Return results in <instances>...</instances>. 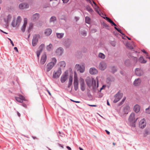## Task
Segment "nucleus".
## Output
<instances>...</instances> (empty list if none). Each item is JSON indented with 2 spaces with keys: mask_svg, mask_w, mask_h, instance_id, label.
<instances>
[{
  "mask_svg": "<svg viewBox=\"0 0 150 150\" xmlns=\"http://www.w3.org/2000/svg\"><path fill=\"white\" fill-rule=\"evenodd\" d=\"M8 39L10 41L11 43V44L12 45V46H14V44L13 43V41L11 40L10 39L8 38Z\"/></svg>",
  "mask_w": 150,
  "mask_h": 150,
  "instance_id": "nucleus-48",
  "label": "nucleus"
},
{
  "mask_svg": "<svg viewBox=\"0 0 150 150\" xmlns=\"http://www.w3.org/2000/svg\"><path fill=\"white\" fill-rule=\"evenodd\" d=\"M99 57L102 59H104L105 58V55L102 53H100L98 54Z\"/></svg>",
  "mask_w": 150,
  "mask_h": 150,
  "instance_id": "nucleus-32",
  "label": "nucleus"
},
{
  "mask_svg": "<svg viewBox=\"0 0 150 150\" xmlns=\"http://www.w3.org/2000/svg\"><path fill=\"white\" fill-rule=\"evenodd\" d=\"M47 59V57L45 54H43L42 56L40 61V64H44L45 62Z\"/></svg>",
  "mask_w": 150,
  "mask_h": 150,
  "instance_id": "nucleus-8",
  "label": "nucleus"
},
{
  "mask_svg": "<svg viewBox=\"0 0 150 150\" xmlns=\"http://www.w3.org/2000/svg\"><path fill=\"white\" fill-rule=\"evenodd\" d=\"M125 99H126V98H123V99H122V102H121V103H123L125 101Z\"/></svg>",
  "mask_w": 150,
  "mask_h": 150,
  "instance_id": "nucleus-51",
  "label": "nucleus"
},
{
  "mask_svg": "<svg viewBox=\"0 0 150 150\" xmlns=\"http://www.w3.org/2000/svg\"><path fill=\"white\" fill-rule=\"evenodd\" d=\"M138 118H137L136 120L135 118V114L134 113H132L130 115L129 120L130 121H133L135 122L137 120Z\"/></svg>",
  "mask_w": 150,
  "mask_h": 150,
  "instance_id": "nucleus-14",
  "label": "nucleus"
},
{
  "mask_svg": "<svg viewBox=\"0 0 150 150\" xmlns=\"http://www.w3.org/2000/svg\"><path fill=\"white\" fill-rule=\"evenodd\" d=\"M57 62V60L55 58L52 59V61L48 63L45 67V71L47 73L49 71L53 68Z\"/></svg>",
  "mask_w": 150,
  "mask_h": 150,
  "instance_id": "nucleus-1",
  "label": "nucleus"
},
{
  "mask_svg": "<svg viewBox=\"0 0 150 150\" xmlns=\"http://www.w3.org/2000/svg\"><path fill=\"white\" fill-rule=\"evenodd\" d=\"M67 148L69 150H71V148L69 146H67Z\"/></svg>",
  "mask_w": 150,
  "mask_h": 150,
  "instance_id": "nucleus-56",
  "label": "nucleus"
},
{
  "mask_svg": "<svg viewBox=\"0 0 150 150\" xmlns=\"http://www.w3.org/2000/svg\"><path fill=\"white\" fill-rule=\"evenodd\" d=\"M93 3L95 5V6H96L97 4L96 3L93 1Z\"/></svg>",
  "mask_w": 150,
  "mask_h": 150,
  "instance_id": "nucleus-59",
  "label": "nucleus"
},
{
  "mask_svg": "<svg viewBox=\"0 0 150 150\" xmlns=\"http://www.w3.org/2000/svg\"><path fill=\"white\" fill-rule=\"evenodd\" d=\"M21 20L22 19L21 16H18L17 18L16 22L18 24V25H19L20 24L21 21Z\"/></svg>",
  "mask_w": 150,
  "mask_h": 150,
  "instance_id": "nucleus-30",
  "label": "nucleus"
},
{
  "mask_svg": "<svg viewBox=\"0 0 150 150\" xmlns=\"http://www.w3.org/2000/svg\"><path fill=\"white\" fill-rule=\"evenodd\" d=\"M139 61L142 63H145L147 62L146 61L144 60V57H139Z\"/></svg>",
  "mask_w": 150,
  "mask_h": 150,
  "instance_id": "nucleus-24",
  "label": "nucleus"
},
{
  "mask_svg": "<svg viewBox=\"0 0 150 150\" xmlns=\"http://www.w3.org/2000/svg\"><path fill=\"white\" fill-rule=\"evenodd\" d=\"M33 139H37V138L36 137H33Z\"/></svg>",
  "mask_w": 150,
  "mask_h": 150,
  "instance_id": "nucleus-63",
  "label": "nucleus"
},
{
  "mask_svg": "<svg viewBox=\"0 0 150 150\" xmlns=\"http://www.w3.org/2000/svg\"><path fill=\"white\" fill-rule=\"evenodd\" d=\"M12 17L10 15H8L6 16L4 19V21L6 23V25L8 26V23L10 22Z\"/></svg>",
  "mask_w": 150,
  "mask_h": 150,
  "instance_id": "nucleus-11",
  "label": "nucleus"
},
{
  "mask_svg": "<svg viewBox=\"0 0 150 150\" xmlns=\"http://www.w3.org/2000/svg\"><path fill=\"white\" fill-rule=\"evenodd\" d=\"M27 18H24V23L21 28V30L23 32H24L25 30V27L27 23Z\"/></svg>",
  "mask_w": 150,
  "mask_h": 150,
  "instance_id": "nucleus-16",
  "label": "nucleus"
},
{
  "mask_svg": "<svg viewBox=\"0 0 150 150\" xmlns=\"http://www.w3.org/2000/svg\"><path fill=\"white\" fill-rule=\"evenodd\" d=\"M146 58H148V59H150V57H149L148 55V56H147V55H146Z\"/></svg>",
  "mask_w": 150,
  "mask_h": 150,
  "instance_id": "nucleus-58",
  "label": "nucleus"
},
{
  "mask_svg": "<svg viewBox=\"0 0 150 150\" xmlns=\"http://www.w3.org/2000/svg\"><path fill=\"white\" fill-rule=\"evenodd\" d=\"M45 47V45L43 44H41V45L39 47V50L40 51V52H42V49L43 48Z\"/></svg>",
  "mask_w": 150,
  "mask_h": 150,
  "instance_id": "nucleus-37",
  "label": "nucleus"
},
{
  "mask_svg": "<svg viewBox=\"0 0 150 150\" xmlns=\"http://www.w3.org/2000/svg\"><path fill=\"white\" fill-rule=\"evenodd\" d=\"M61 73V68H59L57 70L54 72L52 77L54 78H58L59 77Z\"/></svg>",
  "mask_w": 150,
  "mask_h": 150,
  "instance_id": "nucleus-4",
  "label": "nucleus"
},
{
  "mask_svg": "<svg viewBox=\"0 0 150 150\" xmlns=\"http://www.w3.org/2000/svg\"><path fill=\"white\" fill-rule=\"evenodd\" d=\"M40 52V50H38V51L37 52V56L38 57H39L40 55V53L41 52Z\"/></svg>",
  "mask_w": 150,
  "mask_h": 150,
  "instance_id": "nucleus-42",
  "label": "nucleus"
},
{
  "mask_svg": "<svg viewBox=\"0 0 150 150\" xmlns=\"http://www.w3.org/2000/svg\"><path fill=\"white\" fill-rule=\"evenodd\" d=\"M52 32V30L51 29L48 28L45 30V34L47 36L50 35Z\"/></svg>",
  "mask_w": 150,
  "mask_h": 150,
  "instance_id": "nucleus-23",
  "label": "nucleus"
},
{
  "mask_svg": "<svg viewBox=\"0 0 150 150\" xmlns=\"http://www.w3.org/2000/svg\"><path fill=\"white\" fill-rule=\"evenodd\" d=\"M63 52V49L61 47H59L57 50L56 53L57 55H61L62 54Z\"/></svg>",
  "mask_w": 150,
  "mask_h": 150,
  "instance_id": "nucleus-21",
  "label": "nucleus"
},
{
  "mask_svg": "<svg viewBox=\"0 0 150 150\" xmlns=\"http://www.w3.org/2000/svg\"><path fill=\"white\" fill-rule=\"evenodd\" d=\"M56 20V18L55 17L52 16L50 19V22H54Z\"/></svg>",
  "mask_w": 150,
  "mask_h": 150,
  "instance_id": "nucleus-34",
  "label": "nucleus"
},
{
  "mask_svg": "<svg viewBox=\"0 0 150 150\" xmlns=\"http://www.w3.org/2000/svg\"><path fill=\"white\" fill-rule=\"evenodd\" d=\"M133 109L134 111L135 112H138L140 110V107L139 105L136 104L134 106Z\"/></svg>",
  "mask_w": 150,
  "mask_h": 150,
  "instance_id": "nucleus-20",
  "label": "nucleus"
},
{
  "mask_svg": "<svg viewBox=\"0 0 150 150\" xmlns=\"http://www.w3.org/2000/svg\"><path fill=\"white\" fill-rule=\"evenodd\" d=\"M60 67L64 68L66 66V63L64 61H62L60 62L59 63Z\"/></svg>",
  "mask_w": 150,
  "mask_h": 150,
  "instance_id": "nucleus-28",
  "label": "nucleus"
},
{
  "mask_svg": "<svg viewBox=\"0 0 150 150\" xmlns=\"http://www.w3.org/2000/svg\"><path fill=\"white\" fill-rule=\"evenodd\" d=\"M111 68L112 70V72L113 73H114L117 71V69L116 67L114 66H112L111 67Z\"/></svg>",
  "mask_w": 150,
  "mask_h": 150,
  "instance_id": "nucleus-33",
  "label": "nucleus"
},
{
  "mask_svg": "<svg viewBox=\"0 0 150 150\" xmlns=\"http://www.w3.org/2000/svg\"><path fill=\"white\" fill-rule=\"evenodd\" d=\"M40 15L38 13H35L31 17V19L34 21H37L39 18Z\"/></svg>",
  "mask_w": 150,
  "mask_h": 150,
  "instance_id": "nucleus-15",
  "label": "nucleus"
},
{
  "mask_svg": "<svg viewBox=\"0 0 150 150\" xmlns=\"http://www.w3.org/2000/svg\"><path fill=\"white\" fill-rule=\"evenodd\" d=\"M56 35L57 37L59 38H61L64 36V34L63 33H56Z\"/></svg>",
  "mask_w": 150,
  "mask_h": 150,
  "instance_id": "nucleus-29",
  "label": "nucleus"
},
{
  "mask_svg": "<svg viewBox=\"0 0 150 150\" xmlns=\"http://www.w3.org/2000/svg\"><path fill=\"white\" fill-rule=\"evenodd\" d=\"M74 89L77 91L78 88V82L77 78L75 75L74 80Z\"/></svg>",
  "mask_w": 150,
  "mask_h": 150,
  "instance_id": "nucleus-10",
  "label": "nucleus"
},
{
  "mask_svg": "<svg viewBox=\"0 0 150 150\" xmlns=\"http://www.w3.org/2000/svg\"><path fill=\"white\" fill-rule=\"evenodd\" d=\"M79 148L80 150H83V149L81 147H79Z\"/></svg>",
  "mask_w": 150,
  "mask_h": 150,
  "instance_id": "nucleus-64",
  "label": "nucleus"
},
{
  "mask_svg": "<svg viewBox=\"0 0 150 150\" xmlns=\"http://www.w3.org/2000/svg\"><path fill=\"white\" fill-rule=\"evenodd\" d=\"M81 84V90L83 91L85 89V85L84 81V80L82 79L80 82Z\"/></svg>",
  "mask_w": 150,
  "mask_h": 150,
  "instance_id": "nucleus-19",
  "label": "nucleus"
},
{
  "mask_svg": "<svg viewBox=\"0 0 150 150\" xmlns=\"http://www.w3.org/2000/svg\"><path fill=\"white\" fill-rule=\"evenodd\" d=\"M68 75L67 74H63L61 76L60 79L61 82L62 83H64L67 79Z\"/></svg>",
  "mask_w": 150,
  "mask_h": 150,
  "instance_id": "nucleus-17",
  "label": "nucleus"
},
{
  "mask_svg": "<svg viewBox=\"0 0 150 150\" xmlns=\"http://www.w3.org/2000/svg\"><path fill=\"white\" fill-rule=\"evenodd\" d=\"M105 131L108 134H110V132H109L108 131V130H105Z\"/></svg>",
  "mask_w": 150,
  "mask_h": 150,
  "instance_id": "nucleus-57",
  "label": "nucleus"
},
{
  "mask_svg": "<svg viewBox=\"0 0 150 150\" xmlns=\"http://www.w3.org/2000/svg\"><path fill=\"white\" fill-rule=\"evenodd\" d=\"M111 44L113 46H115L116 44L115 42L114 41H112L111 42Z\"/></svg>",
  "mask_w": 150,
  "mask_h": 150,
  "instance_id": "nucleus-46",
  "label": "nucleus"
},
{
  "mask_svg": "<svg viewBox=\"0 0 150 150\" xmlns=\"http://www.w3.org/2000/svg\"><path fill=\"white\" fill-rule=\"evenodd\" d=\"M73 78L71 76H70L69 79L68 87L69 88L72 84Z\"/></svg>",
  "mask_w": 150,
  "mask_h": 150,
  "instance_id": "nucleus-26",
  "label": "nucleus"
},
{
  "mask_svg": "<svg viewBox=\"0 0 150 150\" xmlns=\"http://www.w3.org/2000/svg\"><path fill=\"white\" fill-rule=\"evenodd\" d=\"M81 34L83 36H85L86 35V33L85 31H82L81 32Z\"/></svg>",
  "mask_w": 150,
  "mask_h": 150,
  "instance_id": "nucleus-44",
  "label": "nucleus"
},
{
  "mask_svg": "<svg viewBox=\"0 0 150 150\" xmlns=\"http://www.w3.org/2000/svg\"><path fill=\"white\" fill-rule=\"evenodd\" d=\"M90 73L91 74H96L98 73L97 70L95 68H91L89 70Z\"/></svg>",
  "mask_w": 150,
  "mask_h": 150,
  "instance_id": "nucleus-18",
  "label": "nucleus"
},
{
  "mask_svg": "<svg viewBox=\"0 0 150 150\" xmlns=\"http://www.w3.org/2000/svg\"><path fill=\"white\" fill-rule=\"evenodd\" d=\"M29 7V6L28 4L25 3L21 4L19 6V8L20 9L27 8H28Z\"/></svg>",
  "mask_w": 150,
  "mask_h": 150,
  "instance_id": "nucleus-13",
  "label": "nucleus"
},
{
  "mask_svg": "<svg viewBox=\"0 0 150 150\" xmlns=\"http://www.w3.org/2000/svg\"><path fill=\"white\" fill-rule=\"evenodd\" d=\"M62 0L63 1V3L64 4L67 3L69 1V0Z\"/></svg>",
  "mask_w": 150,
  "mask_h": 150,
  "instance_id": "nucleus-45",
  "label": "nucleus"
},
{
  "mask_svg": "<svg viewBox=\"0 0 150 150\" xmlns=\"http://www.w3.org/2000/svg\"><path fill=\"white\" fill-rule=\"evenodd\" d=\"M141 83V80L139 79H136L134 82V84L135 86H138L140 85Z\"/></svg>",
  "mask_w": 150,
  "mask_h": 150,
  "instance_id": "nucleus-22",
  "label": "nucleus"
},
{
  "mask_svg": "<svg viewBox=\"0 0 150 150\" xmlns=\"http://www.w3.org/2000/svg\"><path fill=\"white\" fill-rule=\"evenodd\" d=\"M86 9L90 13H92L93 12V10L89 6H86Z\"/></svg>",
  "mask_w": 150,
  "mask_h": 150,
  "instance_id": "nucleus-36",
  "label": "nucleus"
},
{
  "mask_svg": "<svg viewBox=\"0 0 150 150\" xmlns=\"http://www.w3.org/2000/svg\"><path fill=\"white\" fill-rule=\"evenodd\" d=\"M126 46L130 49H133V47L131 46L129 43H126Z\"/></svg>",
  "mask_w": 150,
  "mask_h": 150,
  "instance_id": "nucleus-39",
  "label": "nucleus"
},
{
  "mask_svg": "<svg viewBox=\"0 0 150 150\" xmlns=\"http://www.w3.org/2000/svg\"><path fill=\"white\" fill-rule=\"evenodd\" d=\"M14 49L15 50V51H16V52H18V49L16 47H15L14 48Z\"/></svg>",
  "mask_w": 150,
  "mask_h": 150,
  "instance_id": "nucleus-49",
  "label": "nucleus"
},
{
  "mask_svg": "<svg viewBox=\"0 0 150 150\" xmlns=\"http://www.w3.org/2000/svg\"><path fill=\"white\" fill-rule=\"evenodd\" d=\"M0 30L1 32H3V33H6V34H8V33H6V32H4L2 30Z\"/></svg>",
  "mask_w": 150,
  "mask_h": 150,
  "instance_id": "nucleus-61",
  "label": "nucleus"
},
{
  "mask_svg": "<svg viewBox=\"0 0 150 150\" xmlns=\"http://www.w3.org/2000/svg\"><path fill=\"white\" fill-rule=\"evenodd\" d=\"M38 40L37 38V35H35L33 36L32 39V45L33 46H35L38 42Z\"/></svg>",
  "mask_w": 150,
  "mask_h": 150,
  "instance_id": "nucleus-12",
  "label": "nucleus"
},
{
  "mask_svg": "<svg viewBox=\"0 0 150 150\" xmlns=\"http://www.w3.org/2000/svg\"><path fill=\"white\" fill-rule=\"evenodd\" d=\"M123 96L122 93L118 92L115 96V99L113 101V102L115 103L118 102L122 98Z\"/></svg>",
  "mask_w": 150,
  "mask_h": 150,
  "instance_id": "nucleus-3",
  "label": "nucleus"
},
{
  "mask_svg": "<svg viewBox=\"0 0 150 150\" xmlns=\"http://www.w3.org/2000/svg\"><path fill=\"white\" fill-rule=\"evenodd\" d=\"M75 18L76 21H78L79 19V18L78 17H75Z\"/></svg>",
  "mask_w": 150,
  "mask_h": 150,
  "instance_id": "nucleus-60",
  "label": "nucleus"
},
{
  "mask_svg": "<svg viewBox=\"0 0 150 150\" xmlns=\"http://www.w3.org/2000/svg\"><path fill=\"white\" fill-rule=\"evenodd\" d=\"M17 114H18V116L19 117H20V113L19 112H17Z\"/></svg>",
  "mask_w": 150,
  "mask_h": 150,
  "instance_id": "nucleus-62",
  "label": "nucleus"
},
{
  "mask_svg": "<svg viewBox=\"0 0 150 150\" xmlns=\"http://www.w3.org/2000/svg\"><path fill=\"white\" fill-rule=\"evenodd\" d=\"M87 1H88L90 4H91L92 5L91 0H87Z\"/></svg>",
  "mask_w": 150,
  "mask_h": 150,
  "instance_id": "nucleus-52",
  "label": "nucleus"
},
{
  "mask_svg": "<svg viewBox=\"0 0 150 150\" xmlns=\"http://www.w3.org/2000/svg\"><path fill=\"white\" fill-rule=\"evenodd\" d=\"M99 68L101 70H104L107 67V65L106 63L104 62H100L98 66Z\"/></svg>",
  "mask_w": 150,
  "mask_h": 150,
  "instance_id": "nucleus-5",
  "label": "nucleus"
},
{
  "mask_svg": "<svg viewBox=\"0 0 150 150\" xmlns=\"http://www.w3.org/2000/svg\"><path fill=\"white\" fill-rule=\"evenodd\" d=\"M46 90L48 92L49 95L50 96H51V93H50L49 91L47 89H46Z\"/></svg>",
  "mask_w": 150,
  "mask_h": 150,
  "instance_id": "nucleus-50",
  "label": "nucleus"
},
{
  "mask_svg": "<svg viewBox=\"0 0 150 150\" xmlns=\"http://www.w3.org/2000/svg\"><path fill=\"white\" fill-rule=\"evenodd\" d=\"M95 9L96 11L100 15H101V14L100 13H99V12L98 11L99 8L98 6H97V5H96V6H95Z\"/></svg>",
  "mask_w": 150,
  "mask_h": 150,
  "instance_id": "nucleus-41",
  "label": "nucleus"
},
{
  "mask_svg": "<svg viewBox=\"0 0 150 150\" xmlns=\"http://www.w3.org/2000/svg\"><path fill=\"white\" fill-rule=\"evenodd\" d=\"M85 21L86 23L90 24L91 22V19L88 17L86 16L85 18Z\"/></svg>",
  "mask_w": 150,
  "mask_h": 150,
  "instance_id": "nucleus-31",
  "label": "nucleus"
},
{
  "mask_svg": "<svg viewBox=\"0 0 150 150\" xmlns=\"http://www.w3.org/2000/svg\"><path fill=\"white\" fill-rule=\"evenodd\" d=\"M146 112L148 114H150V106L146 109Z\"/></svg>",
  "mask_w": 150,
  "mask_h": 150,
  "instance_id": "nucleus-40",
  "label": "nucleus"
},
{
  "mask_svg": "<svg viewBox=\"0 0 150 150\" xmlns=\"http://www.w3.org/2000/svg\"><path fill=\"white\" fill-rule=\"evenodd\" d=\"M86 82L90 88L94 89L96 87V81L93 78L88 77L86 80Z\"/></svg>",
  "mask_w": 150,
  "mask_h": 150,
  "instance_id": "nucleus-2",
  "label": "nucleus"
},
{
  "mask_svg": "<svg viewBox=\"0 0 150 150\" xmlns=\"http://www.w3.org/2000/svg\"><path fill=\"white\" fill-rule=\"evenodd\" d=\"M96 31V30L95 29H92L91 30V32H95Z\"/></svg>",
  "mask_w": 150,
  "mask_h": 150,
  "instance_id": "nucleus-55",
  "label": "nucleus"
},
{
  "mask_svg": "<svg viewBox=\"0 0 150 150\" xmlns=\"http://www.w3.org/2000/svg\"><path fill=\"white\" fill-rule=\"evenodd\" d=\"M118 32H119L120 33H121L122 34V35H123V34H122V33L121 32V30L120 29H118V30H117Z\"/></svg>",
  "mask_w": 150,
  "mask_h": 150,
  "instance_id": "nucleus-54",
  "label": "nucleus"
},
{
  "mask_svg": "<svg viewBox=\"0 0 150 150\" xmlns=\"http://www.w3.org/2000/svg\"><path fill=\"white\" fill-rule=\"evenodd\" d=\"M135 72L136 75L139 76L143 75L144 73L143 71L139 68H136L135 70Z\"/></svg>",
  "mask_w": 150,
  "mask_h": 150,
  "instance_id": "nucleus-9",
  "label": "nucleus"
},
{
  "mask_svg": "<svg viewBox=\"0 0 150 150\" xmlns=\"http://www.w3.org/2000/svg\"><path fill=\"white\" fill-rule=\"evenodd\" d=\"M141 51L144 53L146 54L147 56H148V53L144 50H142Z\"/></svg>",
  "mask_w": 150,
  "mask_h": 150,
  "instance_id": "nucleus-47",
  "label": "nucleus"
},
{
  "mask_svg": "<svg viewBox=\"0 0 150 150\" xmlns=\"http://www.w3.org/2000/svg\"><path fill=\"white\" fill-rule=\"evenodd\" d=\"M76 68L77 70H79L81 73H83L85 70V67L83 65L81 66L79 64H76Z\"/></svg>",
  "mask_w": 150,
  "mask_h": 150,
  "instance_id": "nucleus-6",
  "label": "nucleus"
},
{
  "mask_svg": "<svg viewBox=\"0 0 150 150\" xmlns=\"http://www.w3.org/2000/svg\"><path fill=\"white\" fill-rule=\"evenodd\" d=\"M16 99L17 101L20 103H21L23 102V100L18 97H16Z\"/></svg>",
  "mask_w": 150,
  "mask_h": 150,
  "instance_id": "nucleus-38",
  "label": "nucleus"
},
{
  "mask_svg": "<svg viewBox=\"0 0 150 150\" xmlns=\"http://www.w3.org/2000/svg\"><path fill=\"white\" fill-rule=\"evenodd\" d=\"M126 109L127 110H129V108L128 106H127L124 109L125 110Z\"/></svg>",
  "mask_w": 150,
  "mask_h": 150,
  "instance_id": "nucleus-53",
  "label": "nucleus"
},
{
  "mask_svg": "<svg viewBox=\"0 0 150 150\" xmlns=\"http://www.w3.org/2000/svg\"><path fill=\"white\" fill-rule=\"evenodd\" d=\"M19 96L18 97L20 98L23 100H25V98L22 95H19Z\"/></svg>",
  "mask_w": 150,
  "mask_h": 150,
  "instance_id": "nucleus-43",
  "label": "nucleus"
},
{
  "mask_svg": "<svg viewBox=\"0 0 150 150\" xmlns=\"http://www.w3.org/2000/svg\"><path fill=\"white\" fill-rule=\"evenodd\" d=\"M146 126V122L144 119H143L141 120L139 124V126L140 128L142 129L144 128Z\"/></svg>",
  "mask_w": 150,
  "mask_h": 150,
  "instance_id": "nucleus-7",
  "label": "nucleus"
},
{
  "mask_svg": "<svg viewBox=\"0 0 150 150\" xmlns=\"http://www.w3.org/2000/svg\"><path fill=\"white\" fill-rule=\"evenodd\" d=\"M106 20H107L108 22H110L112 24V25H114L115 26H116V24L112 21L111 20L110 18L108 17L106 18Z\"/></svg>",
  "mask_w": 150,
  "mask_h": 150,
  "instance_id": "nucleus-25",
  "label": "nucleus"
},
{
  "mask_svg": "<svg viewBox=\"0 0 150 150\" xmlns=\"http://www.w3.org/2000/svg\"><path fill=\"white\" fill-rule=\"evenodd\" d=\"M52 45L51 44H50L49 45L47 46V49L48 50L50 51L52 50Z\"/></svg>",
  "mask_w": 150,
  "mask_h": 150,
  "instance_id": "nucleus-35",
  "label": "nucleus"
},
{
  "mask_svg": "<svg viewBox=\"0 0 150 150\" xmlns=\"http://www.w3.org/2000/svg\"><path fill=\"white\" fill-rule=\"evenodd\" d=\"M11 25L13 27H18L19 26L17 23L14 20L12 21L11 23Z\"/></svg>",
  "mask_w": 150,
  "mask_h": 150,
  "instance_id": "nucleus-27",
  "label": "nucleus"
}]
</instances>
